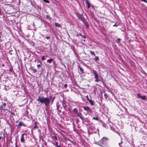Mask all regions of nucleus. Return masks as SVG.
Returning a JSON list of instances; mask_svg holds the SVG:
<instances>
[{"label": "nucleus", "instance_id": "48", "mask_svg": "<svg viewBox=\"0 0 147 147\" xmlns=\"http://www.w3.org/2000/svg\"><path fill=\"white\" fill-rule=\"evenodd\" d=\"M9 113H10V111H9Z\"/></svg>", "mask_w": 147, "mask_h": 147}, {"label": "nucleus", "instance_id": "29", "mask_svg": "<svg viewBox=\"0 0 147 147\" xmlns=\"http://www.w3.org/2000/svg\"><path fill=\"white\" fill-rule=\"evenodd\" d=\"M41 59L42 61H43L45 60V56H43L41 58Z\"/></svg>", "mask_w": 147, "mask_h": 147}, {"label": "nucleus", "instance_id": "42", "mask_svg": "<svg viewBox=\"0 0 147 147\" xmlns=\"http://www.w3.org/2000/svg\"><path fill=\"white\" fill-rule=\"evenodd\" d=\"M9 71L10 72H11L12 71V69L10 68L9 69Z\"/></svg>", "mask_w": 147, "mask_h": 147}, {"label": "nucleus", "instance_id": "16", "mask_svg": "<svg viewBox=\"0 0 147 147\" xmlns=\"http://www.w3.org/2000/svg\"><path fill=\"white\" fill-rule=\"evenodd\" d=\"M55 25L56 26H57V27H59V28L61 27V25L60 24H59L58 23H57V22H55Z\"/></svg>", "mask_w": 147, "mask_h": 147}, {"label": "nucleus", "instance_id": "35", "mask_svg": "<svg viewBox=\"0 0 147 147\" xmlns=\"http://www.w3.org/2000/svg\"><path fill=\"white\" fill-rule=\"evenodd\" d=\"M140 1H143L146 3H147V1L146 0H140Z\"/></svg>", "mask_w": 147, "mask_h": 147}, {"label": "nucleus", "instance_id": "18", "mask_svg": "<svg viewBox=\"0 0 147 147\" xmlns=\"http://www.w3.org/2000/svg\"><path fill=\"white\" fill-rule=\"evenodd\" d=\"M94 60L96 61H99V59L98 57V56H95V58H94Z\"/></svg>", "mask_w": 147, "mask_h": 147}, {"label": "nucleus", "instance_id": "36", "mask_svg": "<svg viewBox=\"0 0 147 147\" xmlns=\"http://www.w3.org/2000/svg\"><path fill=\"white\" fill-rule=\"evenodd\" d=\"M46 38L47 39V40H48L49 39V38H50V36H46Z\"/></svg>", "mask_w": 147, "mask_h": 147}, {"label": "nucleus", "instance_id": "10", "mask_svg": "<svg viewBox=\"0 0 147 147\" xmlns=\"http://www.w3.org/2000/svg\"><path fill=\"white\" fill-rule=\"evenodd\" d=\"M23 126L24 127H26V125L24 124L23 122L22 121H20V122L18 126V127H19V126Z\"/></svg>", "mask_w": 147, "mask_h": 147}, {"label": "nucleus", "instance_id": "41", "mask_svg": "<svg viewBox=\"0 0 147 147\" xmlns=\"http://www.w3.org/2000/svg\"><path fill=\"white\" fill-rule=\"evenodd\" d=\"M91 7H92V9H93L94 10V5H92L91 6Z\"/></svg>", "mask_w": 147, "mask_h": 147}, {"label": "nucleus", "instance_id": "21", "mask_svg": "<svg viewBox=\"0 0 147 147\" xmlns=\"http://www.w3.org/2000/svg\"><path fill=\"white\" fill-rule=\"evenodd\" d=\"M90 53L92 55H93L94 56H96L95 54V53L93 51H90Z\"/></svg>", "mask_w": 147, "mask_h": 147}, {"label": "nucleus", "instance_id": "20", "mask_svg": "<svg viewBox=\"0 0 147 147\" xmlns=\"http://www.w3.org/2000/svg\"><path fill=\"white\" fill-rule=\"evenodd\" d=\"M73 111L75 113H77L78 112V110L76 108H75L73 109Z\"/></svg>", "mask_w": 147, "mask_h": 147}, {"label": "nucleus", "instance_id": "2", "mask_svg": "<svg viewBox=\"0 0 147 147\" xmlns=\"http://www.w3.org/2000/svg\"><path fill=\"white\" fill-rule=\"evenodd\" d=\"M36 100L42 104H44L46 107L49 106L50 102V98L44 96H38Z\"/></svg>", "mask_w": 147, "mask_h": 147}, {"label": "nucleus", "instance_id": "33", "mask_svg": "<svg viewBox=\"0 0 147 147\" xmlns=\"http://www.w3.org/2000/svg\"><path fill=\"white\" fill-rule=\"evenodd\" d=\"M86 98L88 100L90 99L88 98V95L86 96Z\"/></svg>", "mask_w": 147, "mask_h": 147}, {"label": "nucleus", "instance_id": "9", "mask_svg": "<svg viewBox=\"0 0 147 147\" xmlns=\"http://www.w3.org/2000/svg\"><path fill=\"white\" fill-rule=\"evenodd\" d=\"M86 4L88 9H89L91 5V4L89 2L88 0L86 1Z\"/></svg>", "mask_w": 147, "mask_h": 147}, {"label": "nucleus", "instance_id": "37", "mask_svg": "<svg viewBox=\"0 0 147 147\" xmlns=\"http://www.w3.org/2000/svg\"><path fill=\"white\" fill-rule=\"evenodd\" d=\"M43 144L46 146H47V144L45 141L43 143Z\"/></svg>", "mask_w": 147, "mask_h": 147}, {"label": "nucleus", "instance_id": "15", "mask_svg": "<svg viewBox=\"0 0 147 147\" xmlns=\"http://www.w3.org/2000/svg\"><path fill=\"white\" fill-rule=\"evenodd\" d=\"M80 19L84 23L87 21L84 17H81L80 18Z\"/></svg>", "mask_w": 147, "mask_h": 147}, {"label": "nucleus", "instance_id": "13", "mask_svg": "<svg viewBox=\"0 0 147 147\" xmlns=\"http://www.w3.org/2000/svg\"><path fill=\"white\" fill-rule=\"evenodd\" d=\"M88 101L91 105L92 106L94 105V102L91 99H89Z\"/></svg>", "mask_w": 147, "mask_h": 147}, {"label": "nucleus", "instance_id": "4", "mask_svg": "<svg viewBox=\"0 0 147 147\" xmlns=\"http://www.w3.org/2000/svg\"><path fill=\"white\" fill-rule=\"evenodd\" d=\"M84 110L87 112V113L89 114H91L93 113L90 108L88 106H83V107Z\"/></svg>", "mask_w": 147, "mask_h": 147}, {"label": "nucleus", "instance_id": "46", "mask_svg": "<svg viewBox=\"0 0 147 147\" xmlns=\"http://www.w3.org/2000/svg\"><path fill=\"white\" fill-rule=\"evenodd\" d=\"M57 147H61L60 146H57Z\"/></svg>", "mask_w": 147, "mask_h": 147}, {"label": "nucleus", "instance_id": "49", "mask_svg": "<svg viewBox=\"0 0 147 147\" xmlns=\"http://www.w3.org/2000/svg\"><path fill=\"white\" fill-rule=\"evenodd\" d=\"M3 135H4V136L5 137V134H4Z\"/></svg>", "mask_w": 147, "mask_h": 147}, {"label": "nucleus", "instance_id": "23", "mask_svg": "<svg viewBox=\"0 0 147 147\" xmlns=\"http://www.w3.org/2000/svg\"><path fill=\"white\" fill-rule=\"evenodd\" d=\"M82 38H84V40H83V39H82V40L84 41H85V39L86 38V37L85 36H84V35L82 36Z\"/></svg>", "mask_w": 147, "mask_h": 147}, {"label": "nucleus", "instance_id": "6", "mask_svg": "<svg viewBox=\"0 0 147 147\" xmlns=\"http://www.w3.org/2000/svg\"><path fill=\"white\" fill-rule=\"evenodd\" d=\"M137 95L138 98H140L144 100H146V97L145 96H141L140 94V93H138Z\"/></svg>", "mask_w": 147, "mask_h": 147}, {"label": "nucleus", "instance_id": "39", "mask_svg": "<svg viewBox=\"0 0 147 147\" xmlns=\"http://www.w3.org/2000/svg\"><path fill=\"white\" fill-rule=\"evenodd\" d=\"M77 36L78 37L79 35H80V36H82V34H77Z\"/></svg>", "mask_w": 147, "mask_h": 147}, {"label": "nucleus", "instance_id": "12", "mask_svg": "<svg viewBox=\"0 0 147 147\" xmlns=\"http://www.w3.org/2000/svg\"><path fill=\"white\" fill-rule=\"evenodd\" d=\"M78 68H79V69L80 71L81 74H83L84 73V71L83 68H82L80 65H79L78 66Z\"/></svg>", "mask_w": 147, "mask_h": 147}, {"label": "nucleus", "instance_id": "11", "mask_svg": "<svg viewBox=\"0 0 147 147\" xmlns=\"http://www.w3.org/2000/svg\"><path fill=\"white\" fill-rule=\"evenodd\" d=\"M39 124V123L38 122H37V121H36L35 122L34 125V126L33 127V129H37L38 128V127L37 126V124Z\"/></svg>", "mask_w": 147, "mask_h": 147}, {"label": "nucleus", "instance_id": "25", "mask_svg": "<svg viewBox=\"0 0 147 147\" xmlns=\"http://www.w3.org/2000/svg\"><path fill=\"white\" fill-rule=\"evenodd\" d=\"M43 1L46 3H49V0H43Z\"/></svg>", "mask_w": 147, "mask_h": 147}, {"label": "nucleus", "instance_id": "8", "mask_svg": "<svg viewBox=\"0 0 147 147\" xmlns=\"http://www.w3.org/2000/svg\"><path fill=\"white\" fill-rule=\"evenodd\" d=\"M6 104L5 103H3L0 107V109L1 110H3L4 111H5L6 110L5 109V107L6 106Z\"/></svg>", "mask_w": 147, "mask_h": 147}, {"label": "nucleus", "instance_id": "24", "mask_svg": "<svg viewBox=\"0 0 147 147\" xmlns=\"http://www.w3.org/2000/svg\"><path fill=\"white\" fill-rule=\"evenodd\" d=\"M2 32L1 30H0V40H1V42L2 41V40H1V36H2Z\"/></svg>", "mask_w": 147, "mask_h": 147}, {"label": "nucleus", "instance_id": "50", "mask_svg": "<svg viewBox=\"0 0 147 147\" xmlns=\"http://www.w3.org/2000/svg\"><path fill=\"white\" fill-rule=\"evenodd\" d=\"M12 114H14V113H13Z\"/></svg>", "mask_w": 147, "mask_h": 147}, {"label": "nucleus", "instance_id": "27", "mask_svg": "<svg viewBox=\"0 0 147 147\" xmlns=\"http://www.w3.org/2000/svg\"><path fill=\"white\" fill-rule=\"evenodd\" d=\"M41 65H42L41 62L40 64H39L38 65H37V66L38 67H41Z\"/></svg>", "mask_w": 147, "mask_h": 147}, {"label": "nucleus", "instance_id": "34", "mask_svg": "<svg viewBox=\"0 0 147 147\" xmlns=\"http://www.w3.org/2000/svg\"><path fill=\"white\" fill-rule=\"evenodd\" d=\"M58 143L57 142H55V146H57H57H59L58 145Z\"/></svg>", "mask_w": 147, "mask_h": 147}, {"label": "nucleus", "instance_id": "19", "mask_svg": "<svg viewBox=\"0 0 147 147\" xmlns=\"http://www.w3.org/2000/svg\"><path fill=\"white\" fill-rule=\"evenodd\" d=\"M103 92L105 93L104 94V96L105 97V98L106 99H107V98L108 97V96L106 93L105 92Z\"/></svg>", "mask_w": 147, "mask_h": 147}, {"label": "nucleus", "instance_id": "28", "mask_svg": "<svg viewBox=\"0 0 147 147\" xmlns=\"http://www.w3.org/2000/svg\"><path fill=\"white\" fill-rule=\"evenodd\" d=\"M32 71L34 73H35L37 71V70L34 69H32Z\"/></svg>", "mask_w": 147, "mask_h": 147}, {"label": "nucleus", "instance_id": "43", "mask_svg": "<svg viewBox=\"0 0 147 147\" xmlns=\"http://www.w3.org/2000/svg\"><path fill=\"white\" fill-rule=\"evenodd\" d=\"M15 147H18V146L17 145V143H16V145H15Z\"/></svg>", "mask_w": 147, "mask_h": 147}, {"label": "nucleus", "instance_id": "26", "mask_svg": "<svg viewBox=\"0 0 147 147\" xmlns=\"http://www.w3.org/2000/svg\"><path fill=\"white\" fill-rule=\"evenodd\" d=\"M119 25V24H117V23H116L114 25H113V26L117 27Z\"/></svg>", "mask_w": 147, "mask_h": 147}, {"label": "nucleus", "instance_id": "32", "mask_svg": "<svg viewBox=\"0 0 147 147\" xmlns=\"http://www.w3.org/2000/svg\"><path fill=\"white\" fill-rule=\"evenodd\" d=\"M53 137L54 139L56 140H57V138L56 136H53Z\"/></svg>", "mask_w": 147, "mask_h": 147}, {"label": "nucleus", "instance_id": "30", "mask_svg": "<svg viewBox=\"0 0 147 147\" xmlns=\"http://www.w3.org/2000/svg\"><path fill=\"white\" fill-rule=\"evenodd\" d=\"M117 42H120L121 39L119 38H118L117 39Z\"/></svg>", "mask_w": 147, "mask_h": 147}, {"label": "nucleus", "instance_id": "22", "mask_svg": "<svg viewBox=\"0 0 147 147\" xmlns=\"http://www.w3.org/2000/svg\"><path fill=\"white\" fill-rule=\"evenodd\" d=\"M93 119L96 120V121L98 120V117H93Z\"/></svg>", "mask_w": 147, "mask_h": 147}, {"label": "nucleus", "instance_id": "5", "mask_svg": "<svg viewBox=\"0 0 147 147\" xmlns=\"http://www.w3.org/2000/svg\"><path fill=\"white\" fill-rule=\"evenodd\" d=\"M27 136V135L26 133H23L22 134L21 136L20 141L22 143H24L25 142V140L24 139V137L25 136L26 137Z\"/></svg>", "mask_w": 147, "mask_h": 147}, {"label": "nucleus", "instance_id": "17", "mask_svg": "<svg viewBox=\"0 0 147 147\" xmlns=\"http://www.w3.org/2000/svg\"><path fill=\"white\" fill-rule=\"evenodd\" d=\"M53 61L52 59H49L47 61V62L49 63H51Z\"/></svg>", "mask_w": 147, "mask_h": 147}, {"label": "nucleus", "instance_id": "40", "mask_svg": "<svg viewBox=\"0 0 147 147\" xmlns=\"http://www.w3.org/2000/svg\"><path fill=\"white\" fill-rule=\"evenodd\" d=\"M47 18H49V19H51V18H50V16H47Z\"/></svg>", "mask_w": 147, "mask_h": 147}, {"label": "nucleus", "instance_id": "1", "mask_svg": "<svg viewBox=\"0 0 147 147\" xmlns=\"http://www.w3.org/2000/svg\"><path fill=\"white\" fill-rule=\"evenodd\" d=\"M98 145L102 147H111L108 138L103 137L98 142Z\"/></svg>", "mask_w": 147, "mask_h": 147}, {"label": "nucleus", "instance_id": "3", "mask_svg": "<svg viewBox=\"0 0 147 147\" xmlns=\"http://www.w3.org/2000/svg\"><path fill=\"white\" fill-rule=\"evenodd\" d=\"M92 72L94 76V78L95 79V81L96 82H99L100 80L99 79L98 74L97 71L93 70L92 71Z\"/></svg>", "mask_w": 147, "mask_h": 147}, {"label": "nucleus", "instance_id": "14", "mask_svg": "<svg viewBox=\"0 0 147 147\" xmlns=\"http://www.w3.org/2000/svg\"><path fill=\"white\" fill-rule=\"evenodd\" d=\"M85 26H86L87 28H88L89 27V25L88 24L87 21L84 23Z\"/></svg>", "mask_w": 147, "mask_h": 147}, {"label": "nucleus", "instance_id": "38", "mask_svg": "<svg viewBox=\"0 0 147 147\" xmlns=\"http://www.w3.org/2000/svg\"><path fill=\"white\" fill-rule=\"evenodd\" d=\"M67 86V84H65L64 85V87L65 88H66Z\"/></svg>", "mask_w": 147, "mask_h": 147}, {"label": "nucleus", "instance_id": "31", "mask_svg": "<svg viewBox=\"0 0 147 147\" xmlns=\"http://www.w3.org/2000/svg\"><path fill=\"white\" fill-rule=\"evenodd\" d=\"M12 51L11 50H10L9 52V53L11 55L12 54Z\"/></svg>", "mask_w": 147, "mask_h": 147}, {"label": "nucleus", "instance_id": "45", "mask_svg": "<svg viewBox=\"0 0 147 147\" xmlns=\"http://www.w3.org/2000/svg\"><path fill=\"white\" fill-rule=\"evenodd\" d=\"M61 132H63L64 133V131H63V130H61Z\"/></svg>", "mask_w": 147, "mask_h": 147}, {"label": "nucleus", "instance_id": "7", "mask_svg": "<svg viewBox=\"0 0 147 147\" xmlns=\"http://www.w3.org/2000/svg\"><path fill=\"white\" fill-rule=\"evenodd\" d=\"M12 9H13V7L12 6L9 5L8 6H7L6 7V9H7V13H12V12L11 11V10Z\"/></svg>", "mask_w": 147, "mask_h": 147}, {"label": "nucleus", "instance_id": "44", "mask_svg": "<svg viewBox=\"0 0 147 147\" xmlns=\"http://www.w3.org/2000/svg\"><path fill=\"white\" fill-rule=\"evenodd\" d=\"M2 139H3L2 137L0 136V140H1Z\"/></svg>", "mask_w": 147, "mask_h": 147}, {"label": "nucleus", "instance_id": "47", "mask_svg": "<svg viewBox=\"0 0 147 147\" xmlns=\"http://www.w3.org/2000/svg\"><path fill=\"white\" fill-rule=\"evenodd\" d=\"M146 85H147V82H146Z\"/></svg>", "mask_w": 147, "mask_h": 147}]
</instances>
